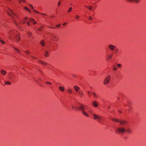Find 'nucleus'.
<instances>
[{"instance_id": "nucleus-1", "label": "nucleus", "mask_w": 146, "mask_h": 146, "mask_svg": "<svg viewBox=\"0 0 146 146\" xmlns=\"http://www.w3.org/2000/svg\"><path fill=\"white\" fill-rule=\"evenodd\" d=\"M89 112L93 115L94 119L97 120L98 123L100 124H104L105 119L102 116L100 115H98L93 113L90 110Z\"/></svg>"}, {"instance_id": "nucleus-2", "label": "nucleus", "mask_w": 146, "mask_h": 146, "mask_svg": "<svg viewBox=\"0 0 146 146\" xmlns=\"http://www.w3.org/2000/svg\"><path fill=\"white\" fill-rule=\"evenodd\" d=\"M86 106L81 104L79 107L80 109L81 110L82 113L85 116L88 117L89 116V115L85 111L86 110L85 108Z\"/></svg>"}, {"instance_id": "nucleus-3", "label": "nucleus", "mask_w": 146, "mask_h": 146, "mask_svg": "<svg viewBox=\"0 0 146 146\" xmlns=\"http://www.w3.org/2000/svg\"><path fill=\"white\" fill-rule=\"evenodd\" d=\"M111 77L110 76H108L105 79L104 82V84L105 85L108 84L110 81Z\"/></svg>"}, {"instance_id": "nucleus-4", "label": "nucleus", "mask_w": 146, "mask_h": 146, "mask_svg": "<svg viewBox=\"0 0 146 146\" xmlns=\"http://www.w3.org/2000/svg\"><path fill=\"white\" fill-rule=\"evenodd\" d=\"M7 13L8 14V15L11 17L12 19H13V22H14V23H15V24L17 26H18L17 24V22L16 21V20L15 19V18H14V17L13 16L11 15V14L9 13L7 11Z\"/></svg>"}, {"instance_id": "nucleus-5", "label": "nucleus", "mask_w": 146, "mask_h": 146, "mask_svg": "<svg viewBox=\"0 0 146 146\" xmlns=\"http://www.w3.org/2000/svg\"><path fill=\"white\" fill-rule=\"evenodd\" d=\"M117 131L121 133H124L125 132L126 129L123 127H121L117 128Z\"/></svg>"}, {"instance_id": "nucleus-6", "label": "nucleus", "mask_w": 146, "mask_h": 146, "mask_svg": "<svg viewBox=\"0 0 146 146\" xmlns=\"http://www.w3.org/2000/svg\"><path fill=\"white\" fill-rule=\"evenodd\" d=\"M15 33V30H11L10 31H9L8 33V34H9V38L10 39L12 38L11 36L13 35L14 33Z\"/></svg>"}, {"instance_id": "nucleus-7", "label": "nucleus", "mask_w": 146, "mask_h": 146, "mask_svg": "<svg viewBox=\"0 0 146 146\" xmlns=\"http://www.w3.org/2000/svg\"><path fill=\"white\" fill-rule=\"evenodd\" d=\"M115 46L112 44H110L108 45L109 49L111 51H113L115 49Z\"/></svg>"}, {"instance_id": "nucleus-8", "label": "nucleus", "mask_w": 146, "mask_h": 146, "mask_svg": "<svg viewBox=\"0 0 146 146\" xmlns=\"http://www.w3.org/2000/svg\"><path fill=\"white\" fill-rule=\"evenodd\" d=\"M8 10L11 13V14L15 16L17 18H18V16L15 13H14L13 10L11 9L10 8H8Z\"/></svg>"}, {"instance_id": "nucleus-9", "label": "nucleus", "mask_w": 146, "mask_h": 146, "mask_svg": "<svg viewBox=\"0 0 146 146\" xmlns=\"http://www.w3.org/2000/svg\"><path fill=\"white\" fill-rule=\"evenodd\" d=\"M93 104L94 106L97 108L98 106V103L96 101H94L93 103Z\"/></svg>"}, {"instance_id": "nucleus-10", "label": "nucleus", "mask_w": 146, "mask_h": 146, "mask_svg": "<svg viewBox=\"0 0 146 146\" xmlns=\"http://www.w3.org/2000/svg\"><path fill=\"white\" fill-rule=\"evenodd\" d=\"M113 56V55L112 54H109V55H108V56L107 57V60H110L111 58Z\"/></svg>"}, {"instance_id": "nucleus-11", "label": "nucleus", "mask_w": 146, "mask_h": 146, "mask_svg": "<svg viewBox=\"0 0 146 146\" xmlns=\"http://www.w3.org/2000/svg\"><path fill=\"white\" fill-rule=\"evenodd\" d=\"M13 37L15 38L16 40H17V41L18 42H19L20 40V36L17 35H16V36L15 37V36H13Z\"/></svg>"}, {"instance_id": "nucleus-12", "label": "nucleus", "mask_w": 146, "mask_h": 146, "mask_svg": "<svg viewBox=\"0 0 146 146\" xmlns=\"http://www.w3.org/2000/svg\"><path fill=\"white\" fill-rule=\"evenodd\" d=\"M38 62L39 63L43 65H46L47 64V63L46 62L41 60H39Z\"/></svg>"}, {"instance_id": "nucleus-13", "label": "nucleus", "mask_w": 146, "mask_h": 146, "mask_svg": "<svg viewBox=\"0 0 146 146\" xmlns=\"http://www.w3.org/2000/svg\"><path fill=\"white\" fill-rule=\"evenodd\" d=\"M128 1L130 2H134L136 3H138L139 2L140 0H127Z\"/></svg>"}, {"instance_id": "nucleus-14", "label": "nucleus", "mask_w": 146, "mask_h": 146, "mask_svg": "<svg viewBox=\"0 0 146 146\" xmlns=\"http://www.w3.org/2000/svg\"><path fill=\"white\" fill-rule=\"evenodd\" d=\"M1 72L2 75L3 76L5 75L6 73V71L4 70H1Z\"/></svg>"}, {"instance_id": "nucleus-15", "label": "nucleus", "mask_w": 146, "mask_h": 146, "mask_svg": "<svg viewBox=\"0 0 146 146\" xmlns=\"http://www.w3.org/2000/svg\"><path fill=\"white\" fill-rule=\"evenodd\" d=\"M29 20L31 22L33 23V24H36V22L32 18L30 19Z\"/></svg>"}, {"instance_id": "nucleus-16", "label": "nucleus", "mask_w": 146, "mask_h": 146, "mask_svg": "<svg viewBox=\"0 0 146 146\" xmlns=\"http://www.w3.org/2000/svg\"><path fill=\"white\" fill-rule=\"evenodd\" d=\"M51 39L53 41H55L56 40V38L55 36L54 35H52V36L51 37Z\"/></svg>"}, {"instance_id": "nucleus-17", "label": "nucleus", "mask_w": 146, "mask_h": 146, "mask_svg": "<svg viewBox=\"0 0 146 146\" xmlns=\"http://www.w3.org/2000/svg\"><path fill=\"white\" fill-rule=\"evenodd\" d=\"M74 88L77 91H78L80 90V88L77 86H74Z\"/></svg>"}, {"instance_id": "nucleus-18", "label": "nucleus", "mask_w": 146, "mask_h": 146, "mask_svg": "<svg viewBox=\"0 0 146 146\" xmlns=\"http://www.w3.org/2000/svg\"><path fill=\"white\" fill-rule=\"evenodd\" d=\"M59 90L62 92H63L64 90V88L61 86H59Z\"/></svg>"}, {"instance_id": "nucleus-19", "label": "nucleus", "mask_w": 146, "mask_h": 146, "mask_svg": "<svg viewBox=\"0 0 146 146\" xmlns=\"http://www.w3.org/2000/svg\"><path fill=\"white\" fill-rule=\"evenodd\" d=\"M119 123H120L121 124H126L127 122L125 121H122L120 120L119 121Z\"/></svg>"}, {"instance_id": "nucleus-20", "label": "nucleus", "mask_w": 146, "mask_h": 146, "mask_svg": "<svg viewBox=\"0 0 146 146\" xmlns=\"http://www.w3.org/2000/svg\"><path fill=\"white\" fill-rule=\"evenodd\" d=\"M49 54V52L47 51H45L44 56L46 57L48 56Z\"/></svg>"}, {"instance_id": "nucleus-21", "label": "nucleus", "mask_w": 146, "mask_h": 146, "mask_svg": "<svg viewBox=\"0 0 146 146\" xmlns=\"http://www.w3.org/2000/svg\"><path fill=\"white\" fill-rule=\"evenodd\" d=\"M44 40H41L40 42V44H41L42 46H44Z\"/></svg>"}, {"instance_id": "nucleus-22", "label": "nucleus", "mask_w": 146, "mask_h": 146, "mask_svg": "<svg viewBox=\"0 0 146 146\" xmlns=\"http://www.w3.org/2000/svg\"><path fill=\"white\" fill-rule=\"evenodd\" d=\"M86 7L88 8V9L90 10H91L92 9V7L91 6H90L88 7L87 6H85Z\"/></svg>"}, {"instance_id": "nucleus-23", "label": "nucleus", "mask_w": 146, "mask_h": 146, "mask_svg": "<svg viewBox=\"0 0 146 146\" xmlns=\"http://www.w3.org/2000/svg\"><path fill=\"white\" fill-rule=\"evenodd\" d=\"M92 94L93 96L96 98L97 97V95L94 92H92Z\"/></svg>"}, {"instance_id": "nucleus-24", "label": "nucleus", "mask_w": 146, "mask_h": 146, "mask_svg": "<svg viewBox=\"0 0 146 146\" xmlns=\"http://www.w3.org/2000/svg\"><path fill=\"white\" fill-rule=\"evenodd\" d=\"M125 131L128 132L129 133H131L132 132L131 130L129 128L128 129L126 130V129Z\"/></svg>"}, {"instance_id": "nucleus-25", "label": "nucleus", "mask_w": 146, "mask_h": 146, "mask_svg": "<svg viewBox=\"0 0 146 146\" xmlns=\"http://www.w3.org/2000/svg\"><path fill=\"white\" fill-rule=\"evenodd\" d=\"M112 120H113V121H114L115 122H119V121H120V120H118V119H114V118H112Z\"/></svg>"}, {"instance_id": "nucleus-26", "label": "nucleus", "mask_w": 146, "mask_h": 146, "mask_svg": "<svg viewBox=\"0 0 146 146\" xmlns=\"http://www.w3.org/2000/svg\"><path fill=\"white\" fill-rule=\"evenodd\" d=\"M78 93L79 95L81 96H82L83 95V94L82 91H80Z\"/></svg>"}, {"instance_id": "nucleus-27", "label": "nucleus", "mask_w": 146, "mask_h": 146, "mask_svg": "<svg viewBox=\"0 0 146 146\" xmlns=\"http://www.w3.org/2000/svg\"><path fill=\"white\" fill-rule=\"evenodd\" d=\"M67 91L70 94H71L72 92V90L70 89H68L67 90Z\"/></svg>"}, {"instance_id": "nucleus-28", "label": "nucleus", "mask_w": 146, "mask_h": 146, "mask_svg": "<svg viewBox=\"0 0 146 146\" xmlns=\"http://www.w3.org/2000/svg\"><path fill=\"white\" fill-rule=\"evenodd\" d=\"M5 82V84H7L8 85H9L11 84V83L10 82L8 81Z\"/></svg>"}, {"instance_id": "nucleus-29", "label": "nucleus", "mask_w": 146, "mask_h": 146, "mask_svg": "<svg viewBox=\"0 0 146 146\" xmlns=\"http://www.w3.org/2000/svg\"><path fill=\"white\" fill-rule=\"evenodd\" d=\"M43 26H41L40 27V28H39L38 29V31H41L42 30V29L43 28Z\"/></svg>"}, {"instance_id": "nucleus-30", "label": "nucleus", "mask_w": 146, "mask_h": 146, "mask_svg": "<svg viewBox=\"0 0 146 146\" xmlns=\"http://www.w3.org/2000/svg\"><path fill=\"white\" fill-rule=\"evenodd\" d=\"M28 35L29 36V37H31L32 36V34L30 32H29L28 33Z\"/></svg>"}, {"instance_id": "nucleus-31", "label": "nucleus", "mask_w": 146, "mask_h": 146, "mask_svg": "<svg viewBox=\"0 0 146 146\" xmlns=\"http://www.w3.org/2000/svg\"><path fill=\"white\" fill-rule=\"evenodd\" d=\"M25 9L27 11L29 12H30V13L31 12V11L29 9H28L27 8V7H25Z\"/></svg>"}, {"instance_id": "nucleus-32", "label": "nucleus", "mask_w": 146, "mask_h": 146, "mask_svg": "<svg viewBox=\"0 0 146 146\" xmlns=\"http://www.w3.org/2000/svg\"><path fill=\"white\" fill-rule=\"evenodd\" d=\"M0 41L1 42V43L2 44H4L5 43V42L2 40L0 39Z\"/></svg>"}, {"instance_id": "nucleus-33", "label": "nucleus", "mask_w": 146, "mask_h": 146, "mask_svg": "<svg viewBox=\"0 0 146 146\" xmlns=\"http://www.w3.org/2000/svg\"><path fill=\"white\" fill-rule=\"evenodd\" d=\"M72 7H70L69 8V10L68 11V12L69 13L71 11V10H72Z\"/></svg>"}, {"instance_id": "nucleus-34", "label": "nucleus", "mask_w": 146, "mask_h": 146, "mask_svg": "<svg viewBox=\"0 0 146 146\" xmlns=\"http://www.w3.org/2000/svg\"><path fill=\"white\" fill-rule=\"evenodd\" d=\"M87 92H88V94L89 96H91V92L90 91H88Z\"/></svg>"}, {"instance_id": "nucleus-35", "label": "nucleus", "mask_w": 146, "mask_h": 146, "mask_svg": "<svg viewBox=\"0 0 146 146\" xmlns=\"http://www.w3.org/2000/svg\"><path fill=\"white\" fill-rule=\"evenodd\" d=\"M75 18L77 19H78L79 18V17L78 15H75Z\"/></svg>"}, {"instance_id": "nucleus-36", "label": "nucleus", "mask_w": 146, "mask_h": 146, "mask_svg": "<svg viewBox=\"0 0 146 146\" xmlns=\"http://www.w3.org/2000/svg\"><path fill=\"white\" fill-rule=\"evenodd\" d=\"M29 5L31 7H30V8L31 9H33V6H32L31 4H29Z\"/></svg>"}, {"instance_id": "nucleus-37", "label": "nucleus", "mask_w": 146, "mask_h": 146, "mask_svg": "<svg viewBox=\"0 0 146 146\" xmlns=\"http://www.w3.org/2000/svg\"><path fill=\"white\" fill-rule=\"evenodd\" d=\"M89 19L90 20H93V18L91 17L90 16L88 17Z\"/></svg>"}, {"instance_id": "nucleus-38", "label": "nucleus", "mask_w": 146, "mask_h": 146, "mask_svg": "<svg viewBox=\"0 0 146 146\" xmlns=\"http://www.w3.org/2000/svg\"><path fill=\"white\" fill-rule=\"evenodd\" d=\"M117 66L118 67H120L121 66V65L120 64H118L117 65Z\"/></svg>"}, {"instance_id": "nucleus-39", "label": "nucleus", "mask_w": 146, "mask_h": 146, "mask_svg": "<svg viewBox=\"0 0 146 146\" xmlns=\"http://www.w3.org/2000/svg\"><path fill=\"white\" fill-rule=\"evenodd\" d=\"M117 70V68L116 67H114L113 69V70Z\"/></svg>"}, {"instance_id": "nucleus-40", "label": "nucleus", "mask_w": 146, "mask_h": 146, "mask_svg": "<svg viewBox=\"0 0 146 146\" xmlns=\"http://www.w3.org/2000/svg\"><path fill=\"white\" fill-rule=\"evenodd\" d=\"M60 3H61V1H60L58 2V6H59L60 5Z\"/></svg>"}, {"instance_id": "nucleus-41", "label": "nucleus", "mask_w": 146, "mask_h": 146, "mask_svg": "<svg viewBox=\"0 0 146 146\" xmlns=\"http://www.w3.org/2000/svg\"><path fill=\"white\" fill-rule=\"evenodd\" d=\"M61 25L60 24H58V25H56V27H60V26Z\"/></svg>"}, {"instance_id": "nucleus-42", "label": "nucleus", "mask_w": 146, "mask_h": 146, "mask_svg": "<svg viewBox=\"0 0 146 146\" xmlns=\"http://www.w3.org/2000/svg\"><path fill=\"white\" fill-rule=\"evenodd\" d=\"M28 19V18L27 17H25L24 18V19L25 20H27Z\"/></svg>"}, {"instance_id": "nucleus-43", "label": "nucleus", "mask_w": 146, "mask_h": 146, "mask_svg": "<svg viewBox=\"0 0 146 146\" xmlns=\"http://www.w3.org/2000/svg\"><path fill=\"white\" fill-rule=\"evenodd\" d=\"M27 25H28L29 26L30 25L29 22V21H27Z\"/></svg>"}, {"instance_id": "nucleus-44", "label": "nucleus", "mask_w": 146, "mask_h": 146, "mask_svg": "<svg viewBox=\"0 0 146 146\" xmlns=\"http://www.w3.org/2000/svg\"><path fill=\"white\" fill-rule=\"evenodd\" d=\"M46 83H47V84H50V85H51V84L49 82H46Z\"/></svg>"}, {"instance_id": "nucleus-45", "label": "nucleus", "mask_w": 146, "mask_h": 146, "mask_svg": "<svg viewBox=\"0 0 146 146\" xmlns=\"http://www.w3.org/2000/svg\"><path fill=\"white\" fill-rule=\"evenodd\" d=\"M14 49L15 50H16L17 51H19V49H17V48H14Z\"/></svg>"}, {"instance_id": "nucleus-46", "label": "nucleus", "mask_w": 146, "mask_h": 146, "mask_svg": "<svg viewBox=\"0 0 146 146\" xmlns=\"http://www.w3.org/2000/svg\"><path fill=\"white\" fill-rule=\"evenodd\" d=\"M25 52L27 54H30V53L28 51H26Z\"/></svg>"}, {"instance_id": "nucleus-47", "label": "nucleus", "mask_w": 146, "mask_h": 146, "mask_svg": "<svg viewBox=\"0 0 146 146\" xmlns=\"http://www.w3.org/2000/svg\"><path fill=\"white\" fill-rule=\"evenodd\" d=\"M22 2V0H19V3H21Z\"/></svg>"}, {"instance_id": "nucleus-48", "label": "nucleus", "mask_w": 146, "mask_h": 146, "mask_svg": "<svg viewBox=\"0 0 146 146\" xmlns=\"http://www.w3.org/2000/svg\"><path fill=\"white\" fill-rule=\"evenodd\" d=\"M22 22H23V23H22L23 24H24L25 23V22L24 21H22Z\"/></svg>"}, {"instance_id": "nucleus-49", "label": "nucleus", "mask_w": 146, "mask_h": 146, "mask_svg": "<svg viewBox=\"0 0 146 146\" xmlns=\"http://www.w3.org/2000/svg\"><path fill=\"white\" fill-rule=\"evenodd\" d=\"M31 56L32 58H35V59H37L36 58H35V57H34V56Z\"/></svg>"}, {"instance_id": "nucleus-50", "label": "nucleus", "mask_w": 146, "mask_h": 146, "mask_svg": "<svg viewBox=\"0 0 146 146\" xmlns=\"http://www.w3.org/2000/svg\"><path fill=\"white\" fill-rule=\"evenodd\" d=\"M33 11H34V12H35L36 13V11H36V10H33Z\"/></svg>"}, {"instance_id": "nucleus-51", "label": "nucleus", "mask_w": 146, "mask_h": 146, "mask_svg": "<svg viewBox=\"0 0 146 146\" xmlns=\"http://www.w3.org/2000/svg\"><path fill=\"white\" fill-rule=\"evenodd\" d=\"M48 28H53V29H54L55 28H52V27H48Z\"/></svg>"}, {"instance_id": "nucleus-52", "label": "nucleus", "mask_w": 146, "mask_h": 146, "mask_svg": "<svg viewBox=\"0 0 146 146\" xmlns=\"http://www.w3.org/2000/svg\"><path fill=\"white\" fill-rule=\"evenodd\" d=\"M66 23H63V25H65V24H66Z\"/></svg>"}, {"instance_id": "nucleus-53", "label": "nucleus", "mask_w": 146, "mask_h": 146, "mask_svg": "<svg viewBox=\"0 0 146 146\" xmlns=\"http://www.w3.org/2000/svg\"><path fill=\"white\" fill-rule=\"evenodd\" d=\"M24 2H25V0H22Z\"/></svg>"}, {"instance_id": "nucleus-54", "label": "nucleus", "mask_w": 146, "mask_h": 146, "mask_svg": "<svg viewBox=\"0 0 146 146\" xmlns=\"http://www.w3.org/2000/svg\"><path fill=\"white\" fill-rule=\"evenodd\" d=\"M41 14H42V15H45V14H43V13H41Z\"/></svg>"}, {"instance_id": "nucleus-55", "label": "nucleus", "mask_w": 146, "mask_h": 146, "mask_svg": "<svg viewBox=\"0 0 146 146\" xmlns=\"http://www.w3.org/2000/svg\"><path fill=\"white\" fill-rule=\"evenodd\" d=\"M17 52H19V53H20V50H19V51H18Z\"/></svg>"}, {"instance_id": "nucleus-56", "label": "nucleus", "mask_w": 146, "mask_h": 146, "mask_svg": "<svg viewBox=\"0 0 146 146\" xmlns=\"http://www.w3.org/2000/svg\"><path fill=\"white\" fill-rule=\"evenodd\" d=\"M36 13H39V12L38 11H36Z\"/></svg>"}, {"instance_id": "nucleus-57", "label": "nucleus", "mask_w": 146, "mask_h": 146, "mask_svg": "<svg viewBox=\"0 0 146 146\" xmlns=\"http://www.w3.org/2000/svg\"><path fill=\"white\" fill-rule=\"evenodd\" d=\"M90 88L91 89H92V87H90Z\"/></svg>"}, {"instance_id": "nucleus-58", "label": "nucleus", "mask_w": 146, "mask_h": 146, "mask_svg": "<svg viewBox=\"0 0 146 146\" xmlns=\"http://www.w3.org/2000/svg\"><path fill=\"white\" fill-rule=\"evenodd\" d=\"M110 107H109V108H109V109H110Z\"/></svg>"}, {"instance_id": "nucleus-59", "label": "nucleus", "mask_w": 146, "mask_h": 146, "mask_svg": "<svg viewBox=\"0 0 146 146\" xmlns=\"http://www.w3.org/2000/svg\"><path fill=\"white\" fill-rule=\"evenodd\" d=\"M39 79L40 80H41V79H40V78H39Z\"/></svg>"}, {"instance_id": "nucleus-60", "label": "nucleus", "mask_w": 146, "mask_h": 146, "mask_svg": "<svg viewBox=\"0 0 146 146\" xmlns=\"http://www.w3.org/2000/svg\"><path fill=\"white\" fill-rule=\"evenodd\" d=\"M119 112H120V113H121V111H119Z\"/></svg>"}]
</instances>
